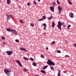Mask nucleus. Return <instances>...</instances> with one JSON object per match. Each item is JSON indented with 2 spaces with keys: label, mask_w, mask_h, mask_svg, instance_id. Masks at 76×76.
<instances>
[{
  "label": "nucleus",
  "mask_w": 76,
  "mask_h": 76,
  "mask_svg": "<svg viewBox=\"0 0 76 76\" xmlns=\"http://www.w3.org/2000/svg\"><path fill=\"white\" fill-rule=\"evenodd\" d=\"M16 63H18V64H19V63H20V61H19L18 60H17L16 61Z\"/></svg>",
  "instance_id": "obj_26"
},
{
  "label": "nucleus",
  "mask_w": 76,
  "mask_h": 76,
  "mask_svg": "<svg viewBox=\"0 0 76 76\" xmlns=\"http://www.w3.org/2000/svg\"><path fill=\"white\" fill-rule=\"evenodd\" d=\"M45 34H46V33L45 32Z\"/></svg>",
  "instance_id": "obj_55"
},
{
  "label": "nucleus",
  "mask_w": 76,
  "mask_h": 76,
  "mask_svg": "<svg viewBox=\"0 0 76 76\" xmlns=\"http://www.w3.org/2000/svg\"><path fill=\"white\" fill-rule=\"evenodd\" d=\"M56 44V42H55L54 41H53L51 43V44H52V45H53V44Z\"/></svg>",
  "instance_id": "obj_19"
},
{
  "label": "nucleus",
  "mask_w": 76,
  "mask_h": 76,
  "mask_svg": "<svg viewBox=\"0 0 76 76\" xmlns=\"http://www.w3.org/2000/svg\"><path fill=\"white\" fill-rule=\"evenodd\" d=\"M49 8H50V9L51 10V11H52V12H54V7H50Z\"/></svg>",
  "instance_id": "obj_7"
},
{
  "label": "nucleus",
  "mask_w": 76,
  "mask_h": 76,
  "mask_svg": "<svg viewBox=\"0 0 76 76\" xmlns=\"http://www.w3.org/2000/svg\"><path fill=\"white\" fill-rule=\"evenodd\" d=\"M4 71L6 75H7V76H10V75H11L10 74L11 71L10 70H8V69H5L4 70Z\"/></svg>",
  "instance_id": "obj_1"
},
{
  "label": "nucleus",
  "mask_w": 76,
  "mask_h": 76,
  "mask_svg": "<svg viewBox=\"0 0 76 76\" xmlns=\"http://www.w3.org/2000/svg\"><path fill=\"white\" fill-rule=\"evenodd\" d=\"M52 18H53V16L51 15L50 17H48V19L49 20H51L52 19Z\"/></svg>",
  "instance_id": "obj_17"
},
{
  "label": "nucleus",
  "mask_w": 76,
  "mask_h": 76,
  "mask_svg": "<svg viewBox=\"0 0 76 76\" xmlns=\"http://www.w3.org/2000/svg\"><path fill=\"white\" fill-rule=\"evenodd\" d=\"M66 75H69V74L68 73H67V74H66Z\"/></svg>",
  "instance_id": "obj_53"
},
{
  "label": "nucleus",
  "mask_w": 76,
  "mask_h": 76,
  "mask_svg": "<svg viewBox=\"0 0 76 76\" xmlns=\"http://www.w3.org/2000/svg\"><path fill=\"white\" fill-rule=\"evenodd\" d=\"M1 0H0V1Z\"/></svg>",
  "instance_id": "obj_57"
},
{
  "label": "nucleus",
  "mask_w": 76,
  "mask_h": 76,
  "mask_svg": "<svg viewBox=\"0 0 76 76\" xmlns=\"http://www.w3.org/2000/svg\"><path fill=\"white\" fill-rule=\"evenodd\" d=\"M13 16L12 15H9L7 18V19L8 20H10V19H11L12 18V17H13Z\"/></svg>",
  "instance_id": "obj_8"
},
{
  "label": "nucleus",
  "mask_w": 76,
  "mask_h": 76,
  "mask_svg": "<svg viewBox=\"0 0 76 76\" xmlns=\"http://www.w3.org/2000/svg\"><path fill=\"white\" fill-rule=\"evenodd\" d=\"M20 22L21 23H23V20H22V19L20 20Z\"/></svg>",
  "instance_id": "obj_24"
},
{
  "label": "nucleus",
  "mask_w": 76,
  "mask_h": 76,
  "mask_svg": "<svg viewBox=\"0 0 76 76\" xmlns=\"http://www.w3.org/2000/svg\"><path fill=\"white\" fill-rule=\"evenodd\" d=\"M20 49L21 50L24 51H27L26 50V49H25V48H20Z\"/></svg>",
  "instance_id": "obj_13"
},
{
  "label": "nucleus",
  "mask_w": 76,
  "mask_h": 76,
  "mask_svg": "<svg viewBox=\"0 0 76 76\" xmlns=\"http://www.w3.org/2000/svg\"><path fill=\"white\" fill-rule=\"evenodd\" d=\"M42 18L44 19H46V17L45 16H43Z\"/></svg>",
  "instance_id": "obj_33"
},
{
  "label": "nucleus",
  "mask_w": 76,
  "mask_h": 76,
  "mask_svg": "<svg viewBox=\"0 0 76 76\" xmlns=\"http://www.w3.org/2000/svg\"><path fill=\"white\" fill-rule=\"evenodd\" d=\"M58 9L59 10V14H61V11L63 10L62 7H61L60 6H58Z\"/></svg>",
  "instance_id": "obj_4"
},
{
  "label": "nucleus",
  "mask_w": 76,
  "mask_h": 76,
  "mask_svg": "<svg viewBox=\"0 0 76 76\" xmlns=\"http://www.w3.org/2000/svg\"><path fill=\"white\" fill-rule=\"evenodd\" d=\"M74 45L75 47H76V43L74 44Z\"/></svg>",
  "instance_id": "obj_44"
},
{
  "label": "nucleus",
  "mask_w": 76,
  "mask_h": 76,
  "mask_svg": "<svg viewBox=\"0 0 76 76\" xmlns=\"http://www.w3.org/2000/svg\"><path fill=\"white\" fill-rule=\"evenodd\" d=\"M47 63L48 64H49V65H50V66H51V65L53 66H55V64H54V62L51 61V60L50 59L48 60V61L47 62Z\"/></svg>",
  "instance_id": "obj_2"
},
{
  "label": "nucleus",
  "mask_w": 76,
  "mask_h": 76,
  "mask_svg": "<svg viewBox=\"0 0 76 76\" xmlns=\"http://www.w3.org/2000/svg\"><path fill=\"white\" fill-rule=\"evenodd\" d=\"M70 29L69 27L67 26V29Z\"/></svg>",
  "instance_id": "obj_50"
},
{
  "label": "nucleus",
  "mask_w": 76,
  "mask_h": 76,
  "mask_svg": "<svg viewBox=\"0 0 76 76\" xmlns=\"http://www.w3.org/2000/svg\"><path fill=\"white\" fill-rule=\"evenodd\" d=\"M70 1V0H68V2L69 3V2Z\"/></svg>",
  "instance_id": "obj_51"
},
{
  "label": "nucleus",
  "mask_w": 76,
  "mask_h": 76,
  "mask_svg": "<svg viewBox=\"0 0 76 76\" xmlns=\"http://www.w3.org/2000/svg\"><path fill=\"white\" fill-rule=\"evenodd\" d=\"M2 38L4 40L5 39V38H4V37L3 36L2 37Z\"/></svg>",
  "instance_id": "obj_37"
},
{
  "label": "nucleus",
  "mask_w": 76,
  "mask_h": 76,
  "mask_svg": "<svg viewBox=\"0 0 76 76\" xmlns=\"http://www.w3.org/2000/svg\"><path fill=\"white\" fill-rule=\"evenodd\" d=\"M58 76H61V75H60V70L58 71Z\"/></svg>",
  "instance_id": "obj_14"
},
{
  "label": "nucleus",
  "mask_w": 76,
  "mask_h": 76,
  "mask_svg": "<svg viewBox=\"0 0 76 76\" xmlns=\"http://www.w3.org/2000/svg\"><path fill=\"white\" fill-rule=\"evenodd\" d=\"M68 3H69V4H70V5H72V3L71 1L69 2Z\"/></svg>",
  "instance_id": "obj_34"
},
{
  "label": "nucleus",
  "mask_w": 76,
  "mask_h": 76,
  "mask_svg": "<svg viewBox=\"0 0 76 76\" xmlns=\"http://www.w3.org/2000/svg\"><path fill=\"white\" fill-rule=\"evenodd\" d=\"M5 53L7 54L9 56H11V55H12V53H13V52L12 51H6Z\"/></svg>",
  "instance_id": "obj_5"
},
{
  "label": "nucleus",
  "mask_w": 76,
  "mask_h": 76,
  "mask_svg": "<svg viewBox=\"0 0 76 76\" xmlns=\"http://www.w3.org/2000/svg\"><path fill=\"white\" fill-rule=\"evenodd\" d=\"M57 2L58 4H60V1H59L57 0Z\"/></svg>",
  "instance_id": "obj_23"
},
{
  "label": "nucleus",
  "mask_w": 76,
  "mask_h": 76,
  "mask_svg": "<svg viewBox=\"0 0 76 76\" xmlns=\"http://www.w3.org/2000/svg\"><path fill=\"white\" fill-rule=\"evenodd\" d=\"M12 32H13V34H15V35H17L18 34V32L16 31V30H14V29H12V31H11Z\"/></svg>",
  "instance_id": "obj_6"
},
{
  "label": "nucleus",
  "mask_w": 76,
  "mask_h": 76,
  "mask_svg": "<svg viewBox=\"0 0 76 76\" xmlns=\"http://www.w3.org/2000/svg\"><path fill=\"white\" fill-rule=\"evenodd\" d=\"M65 57H68V58H69V56L68 55H65Z\"/></svg>",
  "instance_id": "obj_36"
},
{
  "label": "nucleus",
  "mask_w": 76,
  "mask_h": 76,
  "mask_svg": "<svg viewBox=\"0 0 76 76\" xmlns=\"http://www.w3.org/2000/svg\"><path fill=\"white\" fill-rule=\"evenodd\" d=\"M62 23H63V24H62V25H63V26H64V25H65V23H64V22H62Z\"/></svg>",
  "instance_id": "obj_40"
},
{
  "label": "nucleus",
  "mask_w": 76,
  "mask_h": 76,
  "mask_svg": "<svg viewBox=\"0 0 76 76\" xmlns=\"http://www.w3.org/2000/svg\"><path fill=\"white\" fill-rule=\"evenodd\" d=\"M71 18H74V14L72 12L71 13V16H70Z\"/></svg>",
  "instance_id": "obj_9"
},
{
  "label": "nucleus",
  "mask_w": 76,
  "mask_h": 76,
  "mask_svg": "<svg viewBox=\"0 0 76 76\" xmlns=\"http://www.w3.org/2000/svg\"><path fill=\"white\" fill-rule=\"evenodd\" d=\"M43 25L45 27H47V24H46L44 23L43 24Z\"/></svg>",
  "instance_id": "obj_29"
},
{
  "label": "nucleus",
  "mask_w": 76,
  "mask_h": 76,
  "mask_svg": "<svg viewBox=\"0 0 76 76\" xmlns=\"http://www.w3.org/2000/svg\"><path fill=\"white\" fill-rule=\"evenodd\" d=\"M7 4H10L11 1L10 0H7Z\"/></svg>",
  "instance_id": "obj_12"
},
{
  "label": "nucleus",
  "mask_w": 76,
  "mask_h": 76,
  "mask_svg": "<svg viewBox=\"0 0 76 76\" xmlns=\"http://www.w3.org/2000/svg\"><path fill=\"white\" fill-rule=\"evenodd\" d=\"M62 25H63V24H62L60 21L58 22L57 27L60 30H61V26H62Z\"/></svg>",
  "instance_id": "obj_3"
},
{
  "label": "nucleus",
  "mask_w": 76,
  "mask_h": 76,
  "mask_svg": "<svg viewBox=\"0 0 76 76\" xmlns=\"http://www.w3.org/2000/svg\"><path fill=\"white\" fill-rule=\"evenodd\" d=\"M19 6V7H20V6Z\"/></svg>",
  "instance_id": "obj_54"
},
{
  "label": "nucleus",
  "mask_w": 76,
  "mask_h": 76,
  "mask_svg": "<svg viewBox=\"0 0 76 76\" xmlns=\"http://www.w3.org/2000/svg\"><path fill=\"white\" fill-rule=\"evenodd\" d=\"M40 57L41 58H44V56L43 55H41V56H40Z\"/></svg>",
  "instance_id": "obj_28"
},
{
  "label": "nucleus",
  "mask_w": 76,
  "mask_h": 76,
  "mask_svg": "<svg viewBox=\"0 0 76 76\" xmlns=\"http://www.w3.org/2000/svg\"><path fill=\"white\" fill-rule=\"evenodd\" d=\"M33 3L35 5H37V2H36V1H34Z\"/></svg>",
  "instance_id": "obj_30"
},
{
  "label": "nucleus",
  "mask_w": 76,
  "mask_h": 76,
  "mask_svg": "<svg viewBox=\"0 0 76 76\" xmlns=\"http://www.w3.org/2000/svg\"><path fill=\"white\" fill-rule=\"evenodd\" d=\"M38 1H39V2H40V0H38Z\"/></svg>",
  "instance_id": "obj_52"
},
{
  "label": "nucleus",
  "mask_w": 76,
  "mask_h": 76,
  "mask_svg": "<svg viewBox=\"0 0 76 76\" xmlns=\"http://www.w3.org/2000/svg\"><path fill=\"white\" fill-rule=\"evenodd\" d=\"M32 65L35 67H36V66H37V64H36L35 63L33 62L32 63Z\"/></svg>",
  "instance_id": "obj_16"
},
{
  "label": "nucleus",
  "mask_w": 76,
  "mask_h": 76,
  "mask_svg": "<svg viewBox=\"0 0 76 76\" xmlns=\"http://www.w3.org/2000/svg\"><path fill=\"white\" fill-rule=\"evenodd\" d=\"M43 28H44V30H46V27H44Z\"/></svg>",
  "instance_id": "obj_43"
},
{
  "label": "nucleus",
  "mask_w": 76,
  "mask_h": 76,
  "mask_svg": "<svg viewBox=\"0 0 76 76\" xmlns=\"http://www.w3.org/2000/svg\"><path fill=\"white\" fill-rule=\"evenodd\" d=\"M53 5L54 6H56L57 5V4H56V3L54 2H53Z\"/></svg>",
  "instance_id": "obj_20"
},
{
  "label": "nucleus",
  "mask_w": 76,
  "mask_h": 76,
  "mask_svg": "<svg viewBox=\"0 0 76 76\" xmlns=\"http://www.w3.org/2000/svg\"><path fill=\"white\" fill-rule=\"evenodd\" d=\"M65 42H66V43H67L68 42V41L66 40H65Z\"/></svg>",
  "instance_id": "obj_45"
},
{
  "label": "nucleus",
  "mask_w": 76,
  "mask_h": 76,
  "mask_svg": "<svg viewBox=\"0 0 76 76\" xmlns=\"http://www.w3.org/2000/svg\"><path fill=\"white\" fill-rule=\"evenodd\" d=\"M30 26H32V27H33V26H34V24L32 23H31L30 24Z\"/></svg>",
  "instance_id": "obj_27"
},
{
  "label": "nucleus",
  "mask_w": 76,
  "mask_h": 76,
  "mask_svg": "<svg viewBox=\"0 0 76 76\" xmlns=\"http://www.w3.org/2000/svg\"><path fill=\"white\" fill-rule=\"evenodd\" d=\"M67 26L70 28V27H71V25H69L68 26Z\"/></svg>",
  "instance_id": "obj_42"
},
{
  "label": "nucleus",
  "mask_w": 76,
  "mask_h": 76,
  "mask_svg": "<svg viewBox=\"0 0 76 76\" xmlns=\"http://www.w3.org/2000/svg\"><path fill=\"white\" fill-rule=\"evenodd\" d=\"M27 5H28V6H31V4H30V3L29 2H28L27 3Z\"/></svg>",
  "instance_id": "obj_35"
},
{
  "label": "nucleus",
  "mask_w": 76,
  "mask_h": 76,
  "mask_svg": "<svg viewBox=\"0 0 76 76\" xmlns=\"http://www.w3.org/2000/svg\"><path fill=\"white\" fill-rule=\"evenodd\" d=\"M23 58H24V59H25V60H29V59H28V58H27L25 57H23Z\"/></svg>",
  "instance_id": "obj_22"
},
{
  "label": "nucleus",
  "mask_w": 76,
  "mask_h": 76,
  "mask_svg": "<svg viewBox=\"0 0 76 76\" xmlns=\"http://www.w3.org/2000/svg\"><path fill=\"white\" fill-rule=\"evenodd\" d=\"M54 26H55V23L53 22L52 24V26L53 27V28H54Z\"/></svg>",
  "instance_id": "obj_15"
},
{
  "label": "nucleus",
  "mask_w": 76,
  "mask_h": 76,
  "mask_svg": "<svg viewBox=\"0 0 76 76\" xmlns=\"http://www.w3.org/2000/svg\"><path fill=\"white\" fill-rule=\"evenodd\" d=\"M24 71H26V70H27V69H24Z\"/></svg>",
  "instance_id": "obj_47"
},
{
  "label": "nucleus",
  "mask_w": 76,
  "mask_h": 76,
  "mask_svg": "<svg viewBox=\"0 0 76 76\" xmlns=\"http://www.w3.org/2000/svg\"><path fill=\"white\" fill-rule=\"evenodd\" d=\"M48 66H45L43 67L42 68V69L43 70H45V69H46L47 67H48Z\"/></svg>",
  "instance_id": "obj_11"
},
{
  "label": "nucleus",
  "mask_w": 76,
  "mask_h": 76,
  "mask_svg": "<svg viewBox=\"0 0 76 76\" xmlns=\"http://www.w3.org/2000/svg\"><path fill=\"white\" fill-rule=\"evenodd\" d=\"M7 31H8V32H12V29L10 28H8L7 29Z\"/></svg>",
  "instance_id": "obj_10"
},
{
  "label": "nucleus",
  "mask_w": 76,
  "mask_h": 76,
  "mask_svg": "<svg viewBox=\"0 0 76 76\" xmlns=\"http://www.w3.org/2000/svg\"><path fill=\"white\" fill-rule=\"evenodd\" d=\"M30 59L31 61H34V58H30Z\"/></svg>",
  "instance_id": "obj_38"
},
{
  "label": "nucleus",
  "mask_w": 76,
  "mask_h": 76,
  "mask_svg": "<svg viewBox=\"0 0 76 76\" xmlns=\"http://www.w3.org/2000/svg\"><path fill=\"white\" fill-rule=\"evenodd\" d=\"M41 72H42V73H44V74H45V71L44 70H41L40 71Z\"/></svg>",
  "instance_id": "obj_18"
},
{
  "label": "nucleus",
  "mask_w": 76,
  "mask_h": 76,
  "mask_svg": "<svg viewBox=\"0 0 76 76\" xmlns=\"http://www.w3.org/2000/svg\"><path fill=\"white\" fill-rule=\"evenodd\" d=\"M18 65L20 66V67H22V64H21V63H20H20L18 64Z\"/></svg>",
  "instance_id": "obj_31"
},
{
  "label": "nucleus",
  "mask_w": 76,
  "mask_h": 76,
  "mask_svg": "<svg viewBox=\"0 0 76 76\" xmlns=\"http://www.w3.org/2000/svg\"><path fill=\"white\" fill-rule=\"evenodd\" d=\"M50 69H51V70H53L54 71V69L53 66H50Z\"/></svg>",
  "instance_id": "obj_21"
},
{
  "label": "nucleus",
  "mask_w": 76,
  "mask_h": 76,
  "mask_svg": "<svg viewBox=\"0 0 76 76\" xmlns=\"http://www.w3.org/2000/svg\"><path fill=\"white\" fill-rule=\"evenodd\" d=\"M15 41L17 42H19V40H18V39H16L15 40Z\"/></svg>",
  "instance_id": "obj_39"
},
{
  "label": "nucleus",
  "mask_w": 76,
  "mask_h": 76,
  "mask_svg": "<svg viewBox=\"0 0 76 76\" xmlns=\"http://www.w3.org/2000/svg\"><path fill=\"white\" fill-rule=\"evenodd\" d=\"M57 52L58 53H61V51L60 50H57Z\"/></svg>",
  "instance_id": "obj_32"
},
{
  "label": "nucleus",
  "mask_w": 76,
  "mask_h": 76,
  "mask_svg": "<svg viewBox=\"0 0 76 76\" xmlns=\"http://www.w3.org/2000/svg\"><path fill=\"white\" fill-rule=\"evenodd\" d=\"M46 50H48V47H46Z\"/></svg>",
  "instance_id": "obj_49"
},
{
  "label": "nucleus",
  "mask_w": 76,
  "mask_h": 76,
  "mask_svg": "<svg viewBox=\"0 0 76 76\" xmlns=\"http://www.w3.org/2000/svg\"><path fill=\"white\" fill-rule=\"evenodd\" d=\"M44 20L42 18H40L37 20H39V21H42Z\"/></svg>",
  "instance_id": "obj_25"
},
{
  "label": "nucleus",
  "mask_w": 76,
  "mask_h": 76,
  "mask_svg": "<svg viewBox=\"0 0 76 76\" xmlns=\"http://www.w3.org/2000/svg\"><path fill=\"white\" fill-rule=\"evenodd\" d=\"M17 0V1H18V0Z\"/></svg>",
  "instance_id": "obj_56"
},
{
  "label": "nucleus",
  "mask_w": 76,
  "mask_h": 76,
  "mask_svg": "<svg viewBox=\"0 0 76 76\" xmlns=\"http://www.w3.org/2000/svg\"><path fill=\"white\" fill-rule=\"evenodd\" d=\"M63 72L64 73H66L67 72V71H64Z\"/></svg>",
  "instance_id": "obj_41"
},
{
  "label": "nucleus",
  "mask_w": 76,
  "mask_h": 76,
  "mask_svg": "<svg viewBox=\"0 0 76 76\" xmlns=\"http://www.w3.org/2000/svg\"><path fill=\"white\" fill-rule=\"evenodd\" d=\"M9 15H7V14H6V16H7V17H8V16H9Z\"/></svg>",
  "instance_id": "obj_48"
},
{
  "label": "nucleus",
  "mask_w": 76,
  "mask_h": 76,
  "mask_svg": "<svg viewBox=\"0 0 76 76\" xmlns=\"http://www.w3.org/2000/svg\"><path fill=\"white\" fill-rule=\"evenodd\" d=\"M3 44H6V42H3Z\"/></svg>",
  "instance_id": "obj_46"
}]
</instances>
